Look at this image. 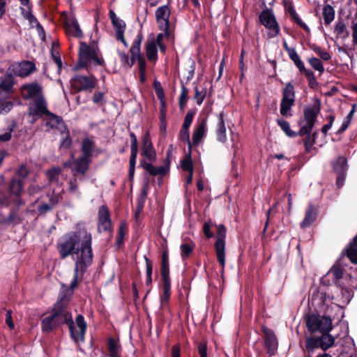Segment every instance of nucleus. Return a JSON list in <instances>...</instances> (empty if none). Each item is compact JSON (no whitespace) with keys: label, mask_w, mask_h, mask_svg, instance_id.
Masks as SVG:
<instances>
[{"label":"nucleus","mask_w":357,"mask_h":357,"mask_svg":"<svg viewBox=\"0 0 357 357\" xmlns=\"http://www.w3.org/2000/svg\"><path fill=\"white\" fill-rule=\"evenodd\" d=\"M314 51L324 61H328L331 59L330 54L324 51L321 47H317Z\"/></svg>","instance_id":"680f3d73"},{"label":"nucleus","mask_w":357,"mask_h":357,"mask_svg":"<svg viewBox=\"0 0 357 357\" xmlns=\"http://www.w3.org/2000/svg\"><path fill=\"white\" fill-rule=\"evenodd\" d=\"M195 92L194 100L196 101V103L198 105H200L206 97V91L205 89L199 91V89L196 86L195 88Z\"/></svg>","instance_id":"8fccbe9b"},{"label":"nucleus","mask_w":357,"mask_h":357,"mask_svg":"<svg viewBox=\"0 0 357 357\" xmlns=\"http://www.w3.org/2000/svg\"><path fill=\"white\" fill-rule=\"evenodd\" d=\"M277 123L288 137H294L297 136L298 134L291 130L290 125L287 121L284 119H278Z\"/></svg>","instance_id":"a19ab883"},{"label":"nucleus","mask_w":357,"mask_h":357,"mask_svg":"<svg viewBox=\"0 0 357 357\" xmlns=\"http://www.w3.org/2000/svg\"><path fill=\"white\" fill-rule=\"evenodd\" d=\"M109 357H121V349L119 343L114 338H109L107 342Z\"/></svg>","instance_id":"2f4dec72"},{"label":"nucleus","mask_w":357,"mask_h":357,"mask_svg":"<svg viewBox=\"0 0 357 357\" xmlns=\"http://www.w3.org/2000/svg\"><path fill=\"white\" fill-rule=\"evenodd\" d=\"M308 62L315 70L319 71L320 73H324V67L320 59L316 57H312L308 59Z\"/></svg>","instance_id":"49530a36"},{"label":"nucleus","mask_w":357,"mask_h":357,"mask_svg":"<svg viewBox=\"0 0 357 357\" xmlns=\"http://www.w3.org/2000/svg\"><path fill=\"white\" fill-rule=\"evenodd\" d=\"M36 70V66L32 61H23L20 63L16 68L15 73L20 77H26Z\"/></svg>","instance_id":"bb28decb"},{"label":"nucleus","mask_w":357,"mask_h":357,"mask_svg":"<svg viewBox=\"0 0 357 357\" xmlns=\"http://www.w3.org/2000/svg\"><path fill=\"white\" fill-rule=\"evenodd\" d=\"M104 100V93L96 91L93 96V102L96 104L100 103Z\"/></svg>","instance_id":"69168bd1"},{"label":"nucleus","mask_w":357,"mask_h":357,"mask_svg":"<svg viewBox=\"0 0 357 357\" xmlns=\"http://www.w3.org/2000/svg\"><path fill=\"white\" fill-rule=\"evenodd\" d=\"M263 333L264 334V347L267 351V353L272 356L275 354V351L278 348L276 337L272 330L266 327L263 328Z\"/></svg>","instance_id":"aec40b11"},{"label":"nucleus","mask_w":357,"mask_h":357,"mask_svg":"<svg viewBox=\"0 0 357 357\" xmlns=\"http://www.w3.org/2000/svg\"><path fill=\"white\" fill-rule=\"evenodd\" d=\"M347 256L352 263L357 264V236L347 249Z\"/></svg>","instance_id":"f704fd0d"},{"label":"nucleus","mask_w":357,"mask_h":357,"mask_svg":"<svg viewBox=\"0 0 357 357\" xmlns=\"http://www.w3.org/2000/svg\"><path fill=\"white\" fill-rule=\"evenodd\" d=\"M334 298L335 296L328 290L316 288L313 291L309 302L317 312L332 316L333 311L340 308V305L333 302Z\"/></svg>","instance_id":"20e7f679"},{"label":"nucleus","mask_w":357,"mask_h":357,"mask_svg":"<svg viewBox=\"0 0 357 357\" xmlns=\"http://www.w3.org/2000/svg\"><path fill=\"white\" fill-rule=\"evenodd\" d=\"M142 155L149 160L153 161L156 158V153L150 139L145 138L143 141Z\"/></svg>","instance_id":"cd10ccee"},{"label":"nucleus","mask_w":357,"mask_h":357,"mask_svg":"<svg viewBox=\"0 0 357 357\" xmlns=\"http://www.w3.org/2000/svg\"><path fill=\"white\" fill-rule=\"evenodd\" d=\"M181 166L183 170L188 172H193L192 162L190 155L186 156L182 160Z\"/></svg>","instance_id":"603ef678"},{"label":"nucleus","mask_w":357,"mask_h":357,"mask_svg":"<svg viewBox=\"0 0 357 357\" xmlns=\"http://www.w3.org/2000/svg\"><path fill=\"white\" fill-rule=\"evenodd\" d=\"M66 32L69 36H73L79 38L83 36V33L78 22L74 17H69L66 20Z\"/></svg>","instance_id":"4be33fe9"},{"label":"nucleus","mask_w":357,"mask_h":357,"mask_svg":"<svg viewBox=\"0 0 357 357\" xmlns=\"http://www.w3.org/2000/svg\"><path fill=\"white\" fill-rule=\"evenodd\" d=\"M335 339L333 336L328 334V333H323L320 337L321 348L326 351L334 344Z\"/></svg>","instance_id":"4c0bfd02"},{"label":"nucleus","mask_w":357,"mask_h":357,"mask_svg":"<svg viewBox=\"0 0 357 357\" xmlns=\"http://www.w3.org/2000/svg\"><path fill=\"white\" fill-rule=\"evenodd\" d=\"M111 226L112 223L108 208L106 206L102 205L98 210V231L105 232L109 231Z\"/></svg>","instance_id":"6ab92c4d"},{"label":"nucleus","mask_w":357,"mask_h":357,"mask_svg":"<svg viewBox=\"0 0 357 357\" xmlns=\"http://www.w3.org/2000/svg\"><path fill=\"white\" fill-rule=\"evenodd\" d=\"M13 86V77L7 75L0 82V100L7 99Z\"/></svg>","instance_id":"393cba45"},{"label":"nucleus","mask_w":357,"mask_h":357,"mask_svg":"<svg viewBox=\"0 0 357 357\" xmlns=\"http://www.w3.org/2000/svg\"><path fill=\"white\" fill-rule=\"evenodd\" d=\"M143 40V36L141 33H138L135 38L133 43L130 50V53L131 54L132 62L131 65H134L137 61V59L139 56H142L141 54V43Z\"/></svg>","instance_id":"a878e982"},{"label":"nucleus","mask_w":357,"mask_h":357,"mask_svg":"<svg viewBox=\"0 0 357 357\" xmlns=\"http://www.w3.org/2000/svg\"><path fill=\"white\" fill-rule=\"evenodd\" d=\"M95 149L94 142L89 138H86L82 143L81 150L83 153L82 156L90 158Z\"/></svg>","instance_id":"473e14b6"},{"label":"nucleus","mask_w":357,"mask_h":357,"mask_svg":"<svg viewBox=\"0 0 357 357\" xmlns=\"http://www.w3.org/2000/svg\"><path fill=\"white\" fill-rule=\"evenodd\" d=\"M130 156L129 160V171L128 176L130 180H132L135 175V164L138 153L137 140L135 135L133 132L130 134Z\"/></svg>","instance_id":"a211bd4d"},{"label":"nucleus","mask_w":357,"mask_h":357,"mask_svg":"<svg viewBox=\"0 0 357 357\" xmlns=\"http://www.w3.org/2000/svg\"><path fill=\"white\" fill-rule=\"evenodd\" d=\"M161 275L162 279L170 278L169 268V256L167 251H164L162 255Z\"/></svg>","instance_id":"72a5a7b5"},{"label":"nucleus","mask_w":357,"mask_h":357,"mask_svg":"<svg viewBox=\"0 0 357 357\" xmlns=\"http://www.w3.org/2000/svg\"><path fill=\"white\" fill-rule=\"evenodd\" d=\"M68 190L72 195L77 197H80V192L78 190L77 178L76 177L69 181Z\"/></svg>","instance_id":"09e8293b"},{"label":"nucleus","mask_w":357,"mask_h":357,"mask_svg":"<svg viewBox=\"0 0 357 357\" xmlns=\"http://www.w3.org/2000/svg\"><path fill=\"white\" fill-rule=\"evenodd\" d=\"M20 91L25 100L31 99L33 101L43 97L41 86L34 82L22 85Z\"/></svg>","instance_id":"f3484780"},{"label":"nucleus","mask_w":357,"mask_h":357,"mask_svg":"<svg viewBox=\"0 0 357 357\" xmlns=\"http://www.w3.org/2000/svg\"><path fill=\"white\" fill-rule=\"evenodd\" d=\"M78 63L79 67L86 68L88 70L91 65L104 66L105 61L95 42L89 45L83 42L80 43Z\"/></svg>","instance_id":"39448f33"},{"label":"nucleus","mask_w":357,"mask_h":357,"mask_svg":"<svg viewBox=\"0 0 357 357\" xmlns=\"http://www.w3.org/2000/svg\"><path fill=\"white\" fill-rule=\"evenodd\" d=\"M231 140L232 142L231 149L234 150V155H236L237 153V150L239 149L238 142H239V136L237 134H234L231 132Z\"/></svg>","instance_id":"bf43d9fd"},{"label":"nucleus","mask_w":357,"mask_h":357,"mask_svg":"<svg viewBox=\"0 0 357 357\" xmlns=\"http://www.w3.org/2000/svg\"><path fill=\"white\" fill-rule=\"evenodd\" d=\"M183 243L180 245L181 256L183 259H186L192 252L195 247V244L191 240L185 241L183 238Z\"/></svg>","instance_id":"7c9ffc66"},{"label":"nucleus","mask_w":357,"mask_h":357,"mask_svg":"<svg viewBox=\"0 0 357 357\" xmlns=\"http://www.w3.org/2000/svg\"><path fill=\"white\" fill-rule=\"evenodd\" d=\"M318 210L312 203H309L305 211V217L301 222V228H306L312 225L317 218Z\"/></svg>","instance_id":"412c9836"},{"label":"nucleus","mask_w":357,"mask_h":357,"mask_svg":"<svg viewBox=\"0 0 357 357\" xmlns=\"http://www.w3.org/2000/svg\"><path fill=\"white\" fill-rule=\"evenodd\" d=\"M16 174L18 176L24 178H26L29 174V171L27 167L24 165H22L17 169Z\"/></svg>","instance_id":"0e129e2a"},{"label":"nucleus","mask_w":357,"mask_h":357,"mask_svg":"<svg viewBox=\"0 0 357 357\" xmlns=\"http://www.w3.org/2000/svg\"><path fill=\"white\" fill-rule=\"evenodd\" d=\"M50 111L47 109V102L44 97L35 100L30 102L29 107V116L30 122L34 123L39 117L45 116Z\"/></svg>","instance_id":"f8f14e48"},{"label":"nucleus","mask_w":357,"mask_h":357,"mask_svg":"<svg viewBox=\"0 0 357 357\" xmlns=\"http://www.w3.org/2000/svg\"><path fill=\"white\" fill-rule=\"evenodd\" d=\"M195 114V111L193 109H190L187 112V114L185 116V119H184L183 126H182L183 128H188V129L190 128Z\"/></svg>","instance_id":"3c124183"},{"label":"nucleus","mask_w":357,"mask_h":357,"mask_svg":"<svg viewBox=\"0 0 357 357\" xmlns=\"http://www.w3.org/2000/svg\"><path fill=\"white\" fill-rule=\"evenodd\" d=\"M226 228L225 226L220 225L218 227L217 240L215 243V251L217 254L218 261L224 269L225 266V238Z\"/></svg>","instance_id":"ddd939ff"},{"label":"nucleus","mask_w":357,"mask_h":357,"mask_svg":"<svg viewBox=\"0 0 357 357\" xmlns=\"http://www.w3.org/2000/svg\"><path fill=\"white\" fill-rule=\"evenodd\" d=\"M320 112V102L317 100L311 107L305 108L303 111V119L299 121L301 129L298 135H306L304 139L305 151L310 153L315 143L316 134L311 135L318 114Z\"/></svg>","instance_id":"f03ea898"},{"label":"nucleus","mask_w":357,"mask_h":357,"mask_svg":"<svg viewBox=\"0 0 357 357\" xmlns=\"http://www.w3.org/2000/svg\"><path fill=\"white\" fill-rule=\"evenodd\" d=\"M66 303L67 301L60 300L54 305L52 314L42 319L43 331L50 333L59 326L71 321V314L66 310Z\"/></svg>","instance_id":"7ed1b4c3"},{"label":"nucleus","mask_w":357,"mask_h":357,"mask_svg":"<svg viewBox=\"0 0 357 357\" xmlns=\"http://www.w3.org/2000/svg\"><path fill=\"white\" fill-rule=\"evenodd\" d=\"M203 230L206 238H210L213 237V234L211 231V224L209 222H205L204 224Z\"/></svg>","instance_id":"338daca9"},{"label":"nucleus","mask_w":357,"mask_h":357,"mask_svg":"<svg viewBox=\"0 0 357 357\" xmlns=\"http://www.w3.org/2000/svg\"><path fill=\"white\" fill-rule=\"evenodd\" d=\"M171 295V279H162V294L160 296V304L165 307Z\"/></svg>","instance_id":"c756f323"},{"label":"nucleus","mask_w":357,"mask_h":357,"mask_svg":"<svg viewBox=\"0 0 357 357\" xmlns=\"http://www.w3.org/2000/svg\"><path fill=\"white\" fill-rule=\"evenodd\" d=\"M146 53L149 61L155 62L158 59V45L154 38L149 39L146 44Z\"/></svg>","instance_id":"c85d7f7f"},{"label":"nucleus","mask_w":357,"mask_h":357,"mask_svg":"<svg viewBox=\"0 0 357 357\" xmlns=\"http://www.w3.org/2000/svg\"><path fill=\"white\" fill-rule=\"evenodd\" d=\"M323 17L326 24L332 22L335 17V10L330 5H326L323 8Z\"/></svg>","instance_id":"58836bf2"},{"label":"nucleus","mask_w":357,"mask_h":357,"mask_svg":"<svg viewBox=\"0 0 357 357\" xmlns=\"http://www.w3.org/2000/svg\"><path fill=\"white\" fill-rule=\"evenodd\" d=\"M77 326H75L73 319L68 322L71 339L77 344L84 342V335L86 331V322L82 314L77 316L75 319Z\"/></svg>","instance_id":"6e6552de"},{"label":"nucleus","mask_w":357,"mask_h":357,"mask_svg":"<svg viewBox=\"0 0 357 357\" xmlns=\"http://www.w3.org/2000/svg\"><path fill=\"white\" fill-rule=\"evenodd\" d=\"M344 277L343 268L339 263H335L332 268L327 272V273L321 278V282L324 286H331L333 284L337 288L340 280L342 279H347Z\"/></svg>","instance_id":"9b49d317"},{"label":"nucleus","mask_w":357,"mask_h":357,"mask_svg":"<svg viewBox=\"0 0 357 357\" xmlns=\"http://www.w3.org/2000/svg\"><path fill=\"white\" fill-rule=\"evenodd\" d=\"M331 316L310 314L306 318V325L311 332L328 333L332 329Z\"/></svg>","instance_id":"423d86ee"},{"label":"nucleus","mask_w":357,"mask_h":357,"mask_svg":"<svg viewBox=\"0 0 357 357\" xmlns=\"http://www.w3.org/2000/svg\"><path fill=\"white\" fill-rule=\"evenodd\" d=\"M224 116L223 112L217 115L216 137L217 140L221 143H225L227 139Z\"/></svg>","instance_id":"b1692460"},{"label":"nucleus","mask_w":357,"mask_h":357,"mask_svg":"<svg viewBox=\"0 0 357 357\" xmlns=\"http://www.w3.org/2000/svg\"><path fill=\"white\" fill-rule=\"evenodd\" d=\"M98 83L97 78L92 74L77 75L71 78L70 84L76 92L91 91Z\"/></svg>","instance_id":"0eeeda50"},{"label":"nucleus","mask_w":357,"mask_h":357,"mask_svg":"<svg viewBox=\"0 0 357 357\" xmlns=\"http://www.w3.org/2000/svg\"><path fill=\"white\" fill-rule=\"evenodd\" d=\"M21 12L24 17L31 24H33L34 22H37V19L35 17V16L31 13L29 8H21Z\"/></svg>","instance_id":"6e6d98bb"},{"label":"nucleus","mask_w":357,"mask_h":357,"mask_svg":"<svg viewBox=\"0 0 357 357\" xmlns=\"http://www.w3.org/2000/svg\"><path fill=\"white\" fill-rule=\"evenodd\" d=\"M287 53L289 58L294 61L298 69L304 70V63L302 61L299 55L297 54L295 48L287 49Z\"/></svg>","instance_id":"c9c22d12"},{"label":"nucleus","mask_w":357,"mask_h":357,"mask_svg":"<svg viewBox=\"0 0 357 357\" xmlns=\"http://www.w3.org/2000/svg\"><path fill=\"white\" fill-rule=\"evenodd\" d=\"M43 121H45L46 127H47V130H55L60 133H63L67 131V127L62 118L50 112L44 116Z\"/></svg>","instance_id":"2eb2a0df"},{"label":"nucleus","mask_w":357,"mask_h":357,"mask_svg":"<svg viewBox=\"0 0 357 357\" xmlns=\"http://www.w3.org/2000/svg\"><path fill=\"white\" fill-rule=\"evenodd\" d=\"M347 159L344 157H339L335 162L333 163V169L339 174H343L347 170Z\"/></svg>","instance_id":"e433bc0d"},{"label":"nucleus","mask_w":357,"mask_h":357,"mask_svg":"<svg viewBox=\"0 0 357 357\" xmlns=\"http://www.w3.org/2000/svg\"><path fill=\"white\" fill-rule=\"evenodd\" d=\"M179 138L181 141L188 142V148L190 149L192 146V141L190 140L189 129L181 128L179 133Z\"/></svg>","instance_id":"864d4df0"},{"label":"nucleus","mask_w":357,"mask_h":357,"mask_svg":"<svg viewBox=\"0 0 357 357\" xmlns=\"http://www.w3.org/2000/svg\"><path fill=\"white\" fill-rule=\"evenodd\" d=\"M119 55L121 59V61L124 66L131 68L133 66L130 63L132 62L131 57L130 58L128 54H126L125 52L119 51Z\"/></svg>","instance_id":"5fc2aeb1"},{"label":"nucleus","mask_w":357,"mask_h":357,"mask_svg":"<svg viewBox=\"0 0 357 357\" xmlns=\"http://www.w3.org/2000/svg\"><path fill=\"white\" fill-rule=\"evenodd\" d=\"M261 23L269 30L268 36L273 38L279 35L280 29L271 9L263 10L259 15Z\"/></svg>","instance_id":"9d476101"},{"label":"nucleus","mask_w":357,"mask_h":357,"mask_svg":"<svg viewBox=\"0 0 357 357\" xmlns=\"http://www.w3.org/2000/svg\"><path fill=\"white\" fill-rule=\"evenodd\" d=\"M338 286H340V289H341V294H342L341 299H342V303H348L350 301V300L353 296L352 291L347 287H342V284H339Z\"/></svg>","instance_id":"de8ad7c7"},{"label":"nucleus","mask_w":357,"mask_h":357,"mask_svg":"<svg viewBox=\"0 0 357 357\" xmlns=\"http://www.w3.org/2000/svg\"><path fill=\"white\" fill-rule=\"evenodd\" d=\"M153 86L155 89V94L159 100L160 101L162 105L161 112H163V107H165V93L160 83L158 81L154 82Z\"/></svg>","instance_id":"79ce46f5"},{"label":"nucleus","mask_w":357,"mask_h":357,"mask_svg":"<svg viewBox=\"0 0 357 357\" xmlns=\"http://www.w3.org/2000/svg\"><path fill=\"white\" fill-rule=\"evenodd\" d=\"M198 351L201 357H207V347L206 344L200 343L198 346Z\"/></svg>","instance_id":"774afa93"},{"label":"nucleus","mask_w":357,"mask_h":357,"mask_svg":"<svg viewBox=\"0 0 357 357\" xmlns=\"http://www.w3.org/2000/svg\"><path fill=\"white\" fill-rule=\"evenodd\" d=\"M10 192L17 195L20 196L23 190V182L20 179H13L10 185Z\"/></svg>","instance_id":"ea45409f"},{"label":"nucleus","mask_w":357,"mask_h":357,"mask_svg":"<svg viewBox=\"0 0 357 357\" xmlns=\"http://www.w3.org/2000/svg\"><path fill=\"white\" fill-rule=\"evenodd\" d=\"M208 118L203 117L197 119L192 136V146H198L207 132Z\"/></svg>","instance_id":"dca6fc26"},{"label":"nucleus","mask_w":357,"mask_h":357,"mask_svg":"<svg viewBox=\"0 0 357 357\" xmlns=\"http://www.w3.org/2000/svg\"><path fill=\"white\" fill-rule=\"evenodd\" d=\"M321 348L320 337H310L307 340L306 349L308 352H312L314 349Z\"/></svg>","instance_id":"c03bdc74"},{"label":"nucleus","mask_w":357,"mask_h":357,"mask_svg":"<svg viewBox=\"0 0 357 357\" xmlns=\"http://www.w3.org/2000/svg\"><path fill=\"white\" fill-rule=\"evenodd\" d=\"M61 172L59 167H53L46 172L47 176L51 183H56L58 181L59 176Z\"/></svg>","instance_id":"37998d69"},{"label":"nucleus","mask_w":357,"mask_h":357,"mask_svg":"<svg viewBox=\"0 0 357 357\" xmlns=\"http://www.w3.org/2000/svg\"><path fill=\"white\" fill-rule=\"evenodd\" d=\"M91 244V233L81 224H77L75 231L67 233L58 243L61 257L65 259L71 255L75 261L73 279L70 284L72 291L77 287L79 281L93 262Z\"/></svg>","instance_id":"f257e3e1"},{"label":"nucleus","mask_w":357,"mask_h":357,"mask_svg":"<svg viewBox=\"0 0 357 357\" xmlns=\"http://www.w3.org/2000/svg\"><path fill=\"white\" fill-rule=\"evenodd\" d=\"M126 232V225L121 223L118 232L117 243L121 244L123 242L124 235Z\"/></svg>","instance_id":"052dcab7"},{"label":"nucleus","mask_w":357,"mask_h":357,"mask_svg":"<svg viewBox=\"0 0 357 357\" xmlns=\"http://www.w3.org/2000/svg\"><path fill=\"white\" fill-rule=\"evenodd\" d=\"M143 168L151 175L157 176L156 167H154L151 163L145 162L143 165Z\"/></svg>","instance_id":"e2e57ef3"},{"label":"nucleus","mask_w":357,"mask_h":357,"mask_svg":"<svg viewBox=\"0 0 357 357\" xmlns=\"http://www.w3.org/2000/svg\"><path fill=\"white\" fill-rule=\"evenodd\" d=\"M61 134L64 135V137H63V139L61 140L60 147L63 148V149L70 148V146L72 144V140L69 136L68 130H67V131L66 132H63Z\"/></svg>","instance_id":"4d7b16f0"},{"label":"nucleus","mask_w":357,"mask_h":357,"mask_svg":"<svg viewBox=\"0 0 357 357\" xmlns=\"http://www.w3.org/2000/svg\"><path fill=\"white\" fill-rule=\"evenodd\" d=\"M295 102V90L291 82H287L282 90L280 112L284 116H291V109Z\"/></svg>","instance_id":"1a4fd4ad"},{"label":"nucleus","mask_w":357,"mask_h":357,"mask_svg":"<svg viewBox=\"0 0 357 357\" xmlns=\"http://www.w3.org/2000/svg\"><path fill=\"white\" fill-rule=\"evenodd\" d=\"M170 9L167 5H163L157 8L155 13V20L158 24L160 30L163 31L167 36L169 28Z\"/></svg>","instance_id":"4468645a"},{"label":"nucleus","mask_w":357,"mask_h":357,"mask_svg":"<svg viewBox=\"0 0 357 357\" xmlns=\"http://www.w3.org/2000/svg\"><path fill=\"white\" fill-rule=\"evenodd\" d=\"M13 107V103L11 101L8 100L7 99H1L0 100V110L1 112H8Z\"/></svg>","instance_id":"13d9d810"},{"label":"nucleus","mask_w":357,"mask_h":357,"mask_svg":"<svg viewBox=\"0 0 357 357\" xmlns=\"http://www.w3.org/2000/svg\"><path fill=\"white\" fill-rule=\"evenodd\" d=\"M112 24L115 29L116 36L120 35V36H121V33H124L126 30L125 22L121 19L119 18L116 19L115 21L112 22Z\"/></svg>","instance_id":"a18cd8bd"},{"label":"nucleus","mask_w":357,"mask_h":357,"mask_svg":"<svg viewBox=\"0 0 357 357\" xmlns=\"http://www.w3.org/2000/svg\"><path fill=\"white\" fill-rule=\"evenodd\" d=\"M90 162V158H86V156H81L75 160L72 169L73 176H76L77 174H85L89 169Z\"/></svg>","instance_id":"5701e85b"}]
</instances>
